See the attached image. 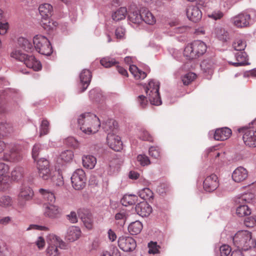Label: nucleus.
<instances>
[{"instance_id": "20", "label": "nucleus", "mask_w": 256, "mask_h": 256, "mask_svg": "<svg viewBox=\"0 0 256 256\" xmlns=\"http://www.w3.org/2000/svg\"><path fill=\"white\" fill-rule=\"evenodd\" d=\"M92 75L90 70L84 69L82 70L80 74V85L82 86V90L80 92L85 91L89 86Z\"/></svg>"}, {"instance_id": "41", "label": "nucleus", "mask_w": 256, "mask_h": 256, "mask_svg": "<svg viewBox=\"0 0 256 256\" xmlns=\"http://www.w3.org/2000/svg\"><path fill=\"white\" fill-rule=\"evenodd\" d=\"M128 216V214L124 209H121L119 212L115 214V219L118 220V223L124 224Z\"/></svg>"}, {"instance_id": "25", "label": "nucleus", "mask_w": 256, "mask_h": 256, "mask_svg": "<svg viewBox=\"0 0 256 256\" xmlns=\"http://www.w3.org/2000/svg\"><path fill=\"white\" fill-rule=\"evenodd\" d=\"M234 55L237 62H229V64L233 65L234 66H244L249 64V63L248 62V55L244 52L238 51L235 53Z\"/></svg>"}, {"instance_id": "2", "label": "nucleus", "mask_w": 256, "mask_h": 256, "mask_svg": "<svg viewBox=\"0 0 256 256\" xmlns=\"http://www.w3.org/2000/svg\"><path fill=\"white\" fill-rule=\"evenodd\" d=\"M233 244L238 248L248 250L255 247L256 240L252 236V233L248 230L238 231L233 236Z\"/></svg>"}, {"instance_id": "23", "label": "nucleus", "mask_w": 256, "mask_h": 256, "mask_svg": "<svg viewBox=\"0 0 256 256\" xmlns=\"http://www.w3.org/2000/svg\"><path fill=\"white\" fill-rule=\"evenodd\" d=\"M104 130L108 134H116L118 131V122L113 119H108L102 124Z\"/></svg>"}, {"instance_id": "17", "label": "nucleus", "mask_w": 256, "mask_h": 256, "mask_svg": "<svg viewBox=\"0 0 256 256\" xmlns=\"http://www.w3.org/2000/svg\"><path fill=\"white\" fill-rule=\"evenodd\" d=\"M106 141L110 148L114 151L119 152L122 148V143L120 138L116 134H110L107 135Z\"/></svg>"}, {"instance_id": "14", "label": "nucleus", "mask_w": 256, "mask_h": 256, "mask_svg": "<svg viewBox=\"0 0 256 256\" xmlns=\"http://www.w3.org/2000/svg\"><path fill=\"white\" fill-rule=\"evenodd\" d=\"M118 245L124 252H132L136 246L135 240L130 236H122L118 240Z\"/></svg>"}, {"instance_id": "63", "label": "nucleus", "mask_w": 256, "mask_h": 256, "mask_svg": "<svg viewBox=\"0 0 256 256\" xmlns=\"http://www.w3.org/2000/svg\"><path fill=\"white\" fill-rule=\"evenodd\" d=\"M125 34V29L122 27H118L115 30V36L118 39H122Z\"/></svg>"}, {"instance_id": "7", "label": "nucleus", "mask_w": 256, "mask_h": 256, "mask_svg": "<svg viewBox=\"0 0 256 256\" xmlns=\"http://www.w3.org/2000/svg\"><path fill=\"white\" fill-rule=\"evenodd\" d=\"M86 174L80 168L76 170L71 176L72 187L76 190L83 189L86 186Z\"/></svg>"}, {"instance_id": "11", "label": "nucleus", "mask_w": 256, "mask_h": 256, "mask_svg": "<svg viewBox=\"0 0 256 256\" xmlns=\"http://www.w3.org/2000/svg\"><path fill=\"white\" fill-rule=\"evenodd\" d=\"M254 195L252 192L245 193L240 196L236 197L234 200L235 208L246 207L249 208L250 204L254 202Z\"/></svg>"}, {"instance_id": "29", "label": "nucleus", "mask_w": 256, "mask_h": 256, "mask_svg": "<svg viewBox=\"0 0 256 256\" xmlns=\"http://www.w3.org/2000/svg\"><path fill=\"white\" fill-rule=\"evenodd\" d=\"M81 234V231L78 227L72 226L68 231L66 238L70 242H74L78 239Z\"/></svg>"}, {"instance_id": "35", "label": "nucleus", "mask_w": 256, "mask_h": 256, "mask_svg": "<svg viewBox=\"0 0 256 256\" xmlns=\"http://www.w3.org/2000/svg\"><path fill=\"white\" fill-rule=\"evenodd\" d=\"M56 171L50 170L49 168L38 170L39 176L44 180H49L52 178V176Z\"/></svg>"}, {"instance_id": "34", "label": "nucleus", "mask_w": 256, "mask_h": 256, "mask_svg": "<svg viewBox=\"0 0 256 256\" xmlns=\"http://www.w3.org/2000/svg\"><path fill=\"white\" fill-rule=\"evenodd\" d=\"M143 228L142 224L138 220L132 222L128 227V230L132 235H136L140 232Z\"/></svg>"}, {"instance_id": "24", "label": "nucleus", "mask_w": 256, "mask_h": 256, "mask_svg": "<svg viewBox=\"0 0 256 256\" xmlns=\"http://www.w3.org/2000/svg\"><path fill=\"white\" fill-rule=\"evenodd\" d=\"M38 10L42 19L48 20L52 16L53 8L50 4L46 3L40 6Z\"/></svg>"}, {"instance_id": "33", "label": "nucleus", "mask_w": 256, "mask_h": 256, "mask_svg": "<svg viewBox=\"0 0 256 256\" xmlns=\"http://www.w3.org/2000/svg\"><path fill=\"white\" fill-rule=\"evenodd\" d=\"M82 161L84 166L88 169L94 168L96 163V158L92 155L84 156Z\"/></svg>"}, {"instance_id": "21", "label": "nucleus", "mask_w": 256, "mask_h": 256, "mask_svg": "<svg viewBox=\"0 0 256 256\" xmlns=\"http://www.w3.org/2000/svg\"><path fill=\"white\" fill-rule=\"evenodd\" d=\"M232 134V130L227 127L218 128L216 130L214 138L215 140L223 141L228 140Z\"/></svg>"}, {"instance_id": "30", "label": "nucleus", "mask_w": 256, "mask_h": 256, "mask_svg": "<svg viewBox=\"0 0 256 256\" xmlns=\"http://www.w3.org/2000/svg\"><path fill=\"white\" fill-rule=\"evenodd\" d=\"M128 20L130 22L138 24L142 22V12L140 10L130 12L128 14Z\"/></svg>"}, {"instance_id": "15", "label": "nucleus", "mask_w": 256, "mask_h": 256, "mask_svg": "<svg viewBox=\"0 0 256 256\" xmlns=\"http://www.w3.org/2000/svg\"><path fill=\"white\" fill-rule=\"evenodd\" d=\"M34 196L32 190L28 186H22L18 194V202L20 206H24L26 202L30 200Z\"/></svg>"}, {"instance_id": "43", "label": "nucleus", "mask_w": 256, "mask_h": 256, "mask_svg": "<svg viewBox=\"0 0 256 256\" xmlns=\"http://www.w3.org/2000/svg\"><path fill=\"white\" fill-rule=\"evenodd\" d=\"M50 180L56 186H62L64 184L62 176L60 172L56 171L52 176V178H51Z\"/></svg>"}, {"instance_id": "22", "label": "nucleus", "mask_w": 256, "mask_h": 256, "mask_svg": "<svg viewBox=\"0 0 256 256\" xmlns=\"http://www.w3.org/2000/svg\"><path fill=\"white\" fill-rule=\"evenodd\" d=\"M248 176L247 170L242 166L237 168L232 174V180L236 182L245 180Z\"/></svg>"}, {"instance_id": "46", "label": "nucleus", "mask_w": 256, "mask_h": 256, "mask_svg": "<svg viewBox=\"0 0 256 256\" xmlns=\"http://www.w3.org/2000/svg\"><path fill=\"white\" fill-rule=\"evenodd\" d=\"M196 74L194 72H188L182 77V81L184 84L188 85L196 78Z\"/></svg>"}, {"instance_id": "4", "label": "nucleus", "mask_w": 256, "mask_h": 256, "mask_svg": "<svg viewBox=\"0 0 256 256\" xmlns=\"http://www.w3.org/2000/svg\"><path fill=\"white\" fill-rule=\"evenodd\" d=\"M160 85L158 81L151 80L146 87V96L152 105L160 106L162 103L159 93Z\"/></svg>"}, {"instance_id": "16", "label": "nucleus", "mask_w": 256, "mask_h": 256, "mask_svg": "<svg viewBox=\"0 0 256 256\" xmlns=\"http://www.w3.org/2000/svg\"><path fill=\"white\" fill-rule=\"evenodd\" d=\"M38 192L44 199L45 202L44 205V208L56 207V206L55 205L56 198L52 192H50L48 190L44 188L39 189Z\"/></svg>"}, {"instance_id": "27", "label": "nucleus", "mask_w": 256, "mask_h": 256, "mask_svg": "<svg viewBox=\"0 0 256 256\" xmlns=\"http://www.w3.org/2000/svg\"><path fill=\"white\" fill-rule=\"evenodd\" d=\"M142 12V22H144L146 24L152 25L156 22V19L152 13L146 8H140Z\"/></svg>"}, {"instance_id": "6", "label": "nucleus", "mask_w": 256, "mask_h": 256, "mask_svg": "<svg viewBox=\"0 0 256 256\" xmlns=\"http://www.w3.org/2000/svg\"><path fill=\"white\" fill-rule=\"evenodd\" d=\"M48 247L46 249V254L48 256H59L60 253L58 248H62L64 244L63 241L58 236L50 234L47 238Z\"/></svg>"}, {"instance_id": "8", "label": "nucleus", "mask_w": 256, "mask_h": 256, "mask_svg": "<svg viewBox=\"0 0 256 256\" xmlns=\"http://www.w3.org/2000/svg\"><path fill=\"white\" fill-rule=\"evenodd\" d=\"M239 133L244 134L242 138L244 144L250 147H256V130L248 129L247 126H243L238 129Z\"/></svg>"}, {"instance_id": "12", "label": "nucleus", "mask_w": 256, "mask_h": 256, "mask_svg": "<svg viewBox=\"0 0 256 256\" xmlns=\"http://www.w3.org/2000/svg\"><path fill=\"white\" fill-rule=\"evenodd\" d=\"M250 21V15L247 12H242L231 18L234 25L240 28L249 26Z\"/></svg>"}, {"instance_id": "3", "label": "nucleus", "mask_w": 256, "mask_h": 256, "mask_svg": "<svg viewBox=\"0 0 256 256\" xmlns=\"http://www.w3.org/2000/svg\"><path fill=\"white\" fill-rule=\"evenodd\" d=\"M206 44L197 40L188 44L184 50V56L189 60L196 59L203 55L206 51Z\"/></svg>"}, {"instance_id": "37", "label": "nucleus", "mask_w": 256, "mask_h": 256, "mask_svg": "<svg viewBox=\"0 0 256 256\" xmlns=\"http://www.w3.org/2000/svg\"><path fill=\"white\" fill-rule=\"evenodd\" d=\"M18 44L22 48L26 51L30 52L33 49L32 44L26 38L23 37L18 39Z\"/></svg>"}, {"instance_id": "13", "label": "nucleus", "mask_w": 256, "mask_h": 256, "mask_svg": "<svg viewBox=\"0 0 256 256\" xmlns=\"http://www.w3.org/2000/svg\"><path fill=\"white\" fill-rule=\"evenodd\" d=\"M10 154H4L2 158L7 161L18 162L22 158V147L18 144H13L10 146Z\"/></svg>"}, {"instance_id": "47", "label": "nucleus", "mask_w": 256, "mask_h": 256, "mask_svg": "<svg viewBox=\"0 0 256 256\" xmlns=\"http://www.w3.org/2000/svg\"><path fill=\"white\" fill-rule=\"evenodd\" d=\"M73 156V152L70 150H64L60 154V158L65 162H68L71 160Z\"/></svg>"}, {"instance_id": "45", "label": "nucleus", "mask_w": 256, "mask_h": 256, "mask_svg": "<svg viewBox=\"0 0 256 256\" xmlns=\"http://www.w3.org/2000/svg\"><path fill=\"white\" fill-rule=\"evenodd\" d=\"M28 55L20 50H16L11 53V56L16 60L24 63Z\"/></svg>"}, {"instance_id": "60", "label": "nucleus", "mask_w": 256, "mask_h": 256, "mask_svg": "<svg viewBox=\"0 0 256 256\" xmlns=\"http://www.w3.org/2000/svg\"><path fill=\"white\" fill-rule=\"evenodd\" d=\"M152 209H136L137 214L142 218L148 216L152 212Z\"/></svg>"}, {"instance_id": "26", "label": "nucleus", "mask_w": 256, "mask_h": 256, "mask_svg": "<svg viewBox=\"0 0 256 256\" xmlns=\"http://www.w3.org/2000/svg\"><path fill=\"white\" fill-rule=\"evenodd\" d=\"M24 64L27 67L33 69L34 71H38L42 68L40 62L32 55H28Z\"/></svg>"}, {"instance_id": "32", "label": "nucleus", "mask_w": 256, "mask_h": 256, "mask_svg": "<svg viewBox=\"0 0 256 256\" xmlns=\"http://www.w3.org/2000/svg\"><path fill=\"white\" fill-rule=\"evenodd\" d=\"M138 200L136 196L134 194H126L120 200L121 204L124 206H132L136 204Z\"/></svg>"}, {"instance_id": "40", "label": "nucleus", "mask_w": 256, "mask_h": 256, "mask_svg": "<svg viewBox=\"0 0 256 256\" xmlns=\"http://www.w3.org/2000/svg\"><path fill=\"white\" fill-rule=\"evenodd\" d=\"M14 201L8 196H0V206L3 208L11 207L13 206Z\"/></svg>"}, {"instance_id": "50", "label": "nucleus", "mask_w": 256, "mask_h": 256, "mask_svg": "<svg viewBox=\"0 0 256 256\" xmlns=\"http://www.w3.org/2000/svg\"><path fill=\"white\" fill-rule=\"evenodd\" d=\"M49 122L46 120H42L40 126V136L48 134L49 130Z\"/></svg>"}, {"instance_id": "53", "label": "nucleus", "mask_w": 256, "mask_h": 256, "mask_svg": "<svg viewBox=\"0 0 256 256\" xmlns=\"http://www.w3.org/2000/svg\"><path fill=\"white\" fill-rule=\"evenodd\" d=\"M136 100L139 107L142 108H145L148 104L147 98L144 95H140L138 96Z\"/></svg>"}, {"instance_id": "51", "label": "nucleus", "mask_w": 256, "mask_h": 256, "mask_svg": "<svg viewBox=\"0 0 256 256\" xmlns=\"http://www.w3.org/2000/svg\"><path fill=\"white\" fill-rule=\"evenodd\" d=\"M137 160L142 166H148L150 164V160L146 154H138L137 156Z\"/></svg>"}, {"instance_id": "5", "label": "nucleus", "mask_w": 256, "mask_h": 256, "mask_svg": "<svg viewBox=\"0 0 256 256\" xmlns=\"http://www.w3.org/2000/svg\"><path fill=\"white\" fill-rule=\"evenodd\" d=\"M33 44L36 50L40 54L50 56L52 52V48L48 40L44 36L38 34L33 38Z\"/></svg>"}, {"instance_id": "59", "label": "nucleus", "mask_w": 256, "mask_h": 256, "mask_svg": "<svg viewBox=\"0 0 256 256\" xmlns=\"http://www.w3.org/2000/svg\"><path fill=\"white\" fill-rule=\"evenodd\" d=\"M236 214L240 217L250 215L251 214V209H235Z\"/></svg>"}, {"instance_id": "44", "label": "nucleus", "mask_w": 256, "mask_h": 256, "mask_svg": "<svg viewBox=\"0 0 256 256\" xmlns=\"http://www.w3.org/2000/svg\"><path fill=\"white\" fill-rule=\"evenodd\" d=\"M246 46V42L240 39L236 40L232 44L234 48L238 52L243 51Z\"/></svg>"}, {"instance_id": "58", "label": "nucleus", "mask_w": 256, "mask_h": 256, "mask_svg": "<svg viewBox=\"0 0 256 256\" xmlns=\"http://www.w3.org/2000/svg\"><path fill=\"white\" fill-rule=\"evenodd\" d=\"M149 154L154 158H158L160 156V150L154 146H151L149 148Z\"/></svg>"}, {"instance_id": "10", "label": "nucleus", "mask_w": 256, "mask_h": 256, "mask_svg": "<svg viewBox=\"0 0 256 256\" xmlns=\"http://www.w3.org/2000/svg\"><path fill=\"white\" fill-rule=\"evenodd\" d=\"M138 194L144 201L138 203L134 208H152L148 204V200L150 202L154 198L153 192L149 188H145L139 190Z\"/></svg>"}, {"instance_id": "31", "label": "nucleus", "mask_w": 256, "mask_h": 256, "mask_svg": "<svg viewBox=\"0 0 256 256\" xmlns=\"http://www.w3.org/2000/svg\"><path fill=\"white\" fill-rule=\"evenodd\" d=\"M128 14L127 9L125 7H120L114 12L112 15V18L116 22L124 19Z\"/></svg>"}, {"instance_id": "9", "label": "nucleus", "mask_w": 256, "mask_h": 256, "mask_svg": "<svg viewBox=\"0 0 256 256\" xmlns=\"http://www.w3.org/2000/svg\"><path fill=\"white\" fill-rule=\"evenodd\" d=\"M8 165L0 162V191H6L10 186V176L8 174Z\"/></svg>"}, {"instance_id": "64", "label": "nucleus", "mask_w": 256, "mask_h": 256, "mask_svg": "<svg viewBox=\"0 0 256 256\" xmlns=\"http://www.w3.org/2000/svg\"><path fill=\"white\" fill-rule=\"evenodd\" d=\"M36 244L39 249H42L45 246V240L43 237L39 236L36 242Z\"/></svg>"}, {"instance_id": "1", "label": "nucleus", "mask_w": 256, "mask_h": 256, "mask_svg": "<svg viewBox=\"0 0 256 256\" xmlns=\"http://www.w3.org/2000/svg\"><path fill=\"white\" fill-rule=\"evenodd\" d=\"M78 124L80 129L88 134L96 132L100 126L99 118L90 112L81 114L78 118Z\"/></svg>"}, {"instance_id": "55", "label": "nucleus", "mask_w": 256, "mask_h": 256, "mask_svg": "<svg viewBox=\"0 0 256 256\" xmlns=\"http://www.w3.org/2000/svg\"><path fill=\"white\" fill-rule=\"evenodd\" d=\"M220 256H228L232 250L228 245L224 244L220 248Z\"/></svg>"}, {"instance_id": "38", "label": "nucleus", "mask_w": 256, "mask_h": 256, "mask_svg": "<svg viewBox=\"0 0 256 256\" xmlns=\"http://www.w3.org/2000/svg\"><path fill=\"white\" fill-rule=\"evenodd\" d=\"M24 172L23 168L16 166L11 172L12 178L15 180H18L23 177Z\"/></svg>"}, {"instance_id": "57", "label": "nucleus", "mask_w": 256, "mask_h": 256, "mask_svg": "<svg viewBox=\"0 0 256 256\" xmlns=\"http://www.w3.org/2000/svg\"><path fill=\"white\" fill-rule=\"evenodd\" d=\"M244 224L246 226L252 228L256 224V216H249L246 218Z\"/></svg>"}, {"instance_id": "18", "label": "nucleus", "mask_w": 256, "mask_h": 256, "mask_svg": "<svg viewBox=\"0 0 256 256\" xmlns=\"http://www.w3.org/2000/svg\"><path fill=\"white\" fill-rule=\"evenodd\" d=\"M14 132L12 124L10 122H0V136H7L8 134ZM6 147V144L0 140V153L2 152Z\"/></svg>"}, {"instance_id": "56", "label": "nucleus", "mask_w": 256, "mask_h": 256, "mask_svg": "<svg viewBox=\"0 0 256 256\" xmlns=\"http://www.w3.org/2000/svg\"><path fill=\"white\" fill-rule=\"evenodd\" d=\"M140 138L143 140L152 142L153 138L152 136L146 130H142L140 134Z\"/></svg>"}, {"instance_id": "28", "label": "nucleus", "mask_w": 256, "mask_h": 256, "mask_svg": "<svg viewBox=\"0 0 256 256\" xmlns=\"http://www.w3.org/2000/svg\"><path fill=\"white\" fill-rule=\"evenodd\" d=\"M212 34L219 40L222 42H226L230 39L228 32L225 28L221 26L216 28Z\"/></svg>"}, {"instance_id": "36", "label": "nucleus", "mask_w": 256, "mask_h": 256, "mask_svg": "<svg viewBox=\"0 0 256 256\" xmlns=\"http://www.w3.org/2000/svg\"><path fill=\"white\" fill-rule=\"evenodd\" d=\"M219 186V180L217 176L212 174L209 176V192L216 190Z\"/></svg>"}, {"instance_id": "54", "label": "nucleus", "mask_w": 256, "mask_h": 256, "mask_svg": "<svg viewBox=\"0 0 256 256\" xmlns=\"http://www.w3.org/2000/svg\"><path fill=\"white\" fill-rule=\"evenodd\" d=\"M224 14L220 10H214L209 14V18L214 20H220L223 18Z\"/></svg>"}, {"instance_id": "62", "label": "nucleus", "mask_w": 256, "mask_h": 256, "mask_svg": "<svg viewBox=\"0 0 256 256\" xmlns=\"http://www.w3.org/2000/svg\"><path fill=\"white\" fill-rule=\"evenodd\" d=\"M81 219L84 225L88 229H91L92 227V222L90 218L82 216Z\"/></svg>"}, {"instance_id": "42", "label": "nucleus", "mask_w": 256, "mask_h": 256, "mask_svg": "<svg viewBox=\"0 0 256 256\" xmlns=\"http://www.w3.org/2000/svg\"><path fill=\"white\" fill-rule=\"evenodd\" d=\"M100 63L102 66L108 68L118 64V62L114 58L106 57L102 58Z\"/></svg>"}, {"instance_id": "19", "label": "nucleus", "mask_w": 256, "mask_h": 256, "mask_svg": "<svg viewBox=\"0 0 256 256\" xmlns=\"http://www.w3.org/2000/svg\"><path fill=\"white\" fill-rule=\"evenodd\" d=\"M186 13L188 19L194 22H198L202 18V12L196 6H188L186 10Z\"/></svg>"}, {"instance_id": "48", "label": "nucleus", "mask_w": 256, "mask_h": 256, "mask_svg": "<svg viewBox=\"0 0 256 256\" xmlns=\"http://www.w3.org/2000/svg\"><path fill=\"white\" fill-rule=\"evenodd\" d=\"M36 161L37 162L38 170H40L41 168H45L50 167V162L48 160L45 158H38Z\"/></svg>"}, {"instance_id": "49", "label": "nucleus", "mask_w": 256, "mask_h": 256, "mask_svg": "<svg viewBox=\"0 0 256 256\" xmlns=\"http://www.w3.org/2000/svg\"><path fill=\"white\" fill-rule=\"evenodd\" d=\"M44 215L48 218H58L60 213L58 209H46Z\"/></svg>"}, {"instance_id": "61", "label": "nucleus", "mask_w": 256, "mask_h": 256, "mask_svg": "<svg viewBox=\"0 0 256 256\" xmlns=\"http://www.w3.org/2000/svg\"><path fill=\"white\" fill-rule=\"evenodd\" d=\"M148 252L150 254H155L158 252V248H159V246L157 245L156 242H151L148 244Z\"/></svg>"}, {"instance_id": "52", "label": "nucleus", "mask_w": 256, "mask_h": 256, "mask_svg": "<svg viewBox=\"0 0 256 256\" xmlns=\"http://www.w3.org/2000/svg\"><path fill=\"white\" fill-rule=\"evenodd\" d=\"M42 150V146L40 144H36L34 146L32 149V158L35 162L38 158Z\"/></svg>"}, {"instance_id": "39", "label": "nucleus", "mask_w": 256, "mask_h": 256, "mask_svg": "<svg viewBox=\"0 0 256 256\" xmlns=\"http://www.w3.org/2000/svg\"><path fill=\"white\" fill-rule=\"evenodd\" d=\"M89 97L90 100L99 102L102 97V94L100 89L95 88L90 90L89 92Z\"/></svg>"}]
</instances>
